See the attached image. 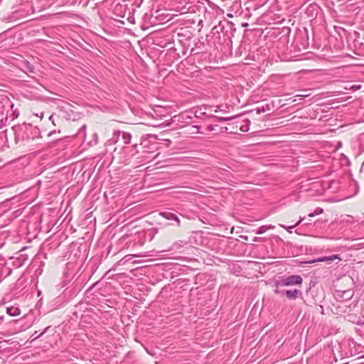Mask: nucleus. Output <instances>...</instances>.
<instances>
[{"mask_svg": "<svg viewBox=\"0 0 364 364\" xmlns=\"http://www.w3.org/2000/svg\"><path fill=\"white\" fill-rule=\"evenodd\" d=\"M303 282V279L300 275H289L283 276L279 279L274 281V287L279 289L282 287H291L295 285H301Z\"/></svg>", "mask_w": 364, "mask_h": 364, "instance_id": "f257e3e1", "label": "nucleus"}, {"mask_svg": "<svg viewBox=\"0 0 364 364\" xmlns=\"http://www.w3.org/2000/svg\"><path fill=\"white\" fill-rule=\"evenodd\" d=\"M274 291L275 294L277 295H285L286 297L290 300H295L300 297L302 294L301 291L296 289L290 290H282L280 288L277 289L275 287Z\"/></svg>", "mask_w": 364, "mask_h": 364, "instance_id": "f03ea898", "label": "nucleus"}, {"mask_svg": "<svg viewBox=\"0 0 364 364\" xmlns=\"http://www.w3.org/2000/svg\"><path fill=\"white\" fill-rule=\"evenodd\" d=\"M159 215L166 220H172L177 223V226H180V220L178 217L173 213L166 210L160 212Z\"/></svg>", "mask_w": 364, "mask_h": 364, "instance_id": "7ed1b4c3", "label": "nucleus"}, {"mask_svg": "<svg viewBox=\"0 0 364 364\" xmlns=\"http://www.w3.org/2000/svg\"><path fill=\"white\" fill-rule=\"evenodd\" d=\"M114 134L117 137L121 136L124 141V144H128L131 141L132 134L129 132H123V131H117L114 132Z\"/></svg>", "mask_w": 364, "mask_h": 364, "instance_id": "20e7f679", "label": "nucleus"}, {"mask_svg": "<svg viewBox=\"0 0 364 364\" xmlns=\"http://www.w3.org/2000/svg\"><path fill=\"white\" fill-rule=\"evenodd\" d=\"M145 256H147V255L146 254H140L139 255H127L126 256H124L120 261H119V263L120 264H125L128 262H132V263H135L136 262L135 261H132V259L136 257H145Z\"/></svg>", "mask_w": 364, "mask_h": 364, "instance_id": "39448f33", "label": "nucleus"}, {"mask_svg": "<svg viewBox=\"0 0 364 364\" xmlns=\"http://www.w3.org/2000/svg\"><path fill=\"white\" fill-rule=\"evenodd\" d=\"M336 259H340L338 255H333L328 257H321L316 260L309 262V263H314L315 262H328L335 260Z\"/></svg>", "mask_w": 364, "mask_h": 364, "instance_id": "423d86ee", "label": "nucleus"}, {"mask_svg": "<svg viewBox=\"0 0 364 364\" xmlns=\"http://www.w3.org/2000/svg\"><path fill=\"white\" fill-rule=\"evenodd\" d=\"M6 313L11 316H16L21 314V310L18 307L10 306L6 309Z\"/></svg>", "mask_w": 364, "mask_h": 364, "instance_id": "0eeeda50", "label": "nucleus"}, {"mask_svg": "<svg viewBox=\"0 0 364 364\" xmlns=\"http://www.w3.org/2000/svg\"><path fill=\"white\" fill-rule=\"evenodd\" d=\"M274 228V225H262L259 228V229L257 230V231L256 232V234L257 235H262L263 233H264L266 231L269 230H272Z\"/></svg>", "mask_w": 364, "mask_h": 364, "instance_id": "6e6552de", "label": "nucleus"}, {"mask_svg": "<svg viewBox=\"0 0 364 364\" xmlns=\"http://www.w3.org/2000/svg\"><path fill=\"white\" fill-rule=\"evenodd\" d=\"M271 109L270 105L269 104H266L262 107H257L255 109L257 114H260L261 113H264L267 111H269Z\"/></svg>", "mask_w": 364, "mask_h": 364, "instance_id": "1a4fd4ad", "label": "nucleus"}, {"mask_svg": "<svg viewBox=\"0 0 364 364\" xmlns=\"http://www.w3.org/2000/svg\"><path fill=\"white\" fill-rule=\"evenodd\" d=\"M304 220V217H303V218L300 217L299 220L297 223H296L294 225L286 227V226H284L283 225H280V226L282 228H284L285 230H287L289 232L291 233L292 232V229H294L295 227L299 225Z\"/></svg>", "mask_w": 364, "mask_h": 364, "instance_id": "9d476101", "label": "nucleus"}, {"mask_svg": "<svg viewBox=\"0 0 364 364\" xmlns=\"http://www.w3.org/2000/svg\"><path fill=\"white\" fill-rule=\"evenodd\" d=\"M23 66L25 68V69L31 73H34V70H35V68H34V66L33 65H31L29 61L28 60H25L23 62Z\"/></svg>", "mask_w": 364, "mask_h": 364, "instance_id": "9b49d317", "label": "nucleus"}, {"mask_svg": "<svg viewBox=\"0 0 364 364\" xmlns=\"http://www.w3.org/2000/svg\"><path fill=\"white\" fill-rule=\"evenodd\" d=\"M208 117L214 118L215 122H225L231 120L232 119L235 118V117H217V116H210Z\"/></svg>", "mask_w": 364, "mask_h": 364, "instance_id": "f8f14e48", "label": "nucleus"}, {"mask_svg": "<svg viewBox=\"0 0 364 364\" xmlns=\"http://www.w3.org/2000/svg\"><path fill=\"white\" fill-rule=\"evenodd\" d=\"M86 125L85 124H83L80 128V129L78 130V132H77V136L79 137H82L83 138V139L85 140V136H86V133H85V131H86Z\"/></svg>", "mask_w": 364, "mask_h": 364, "instance_id": "ddd939ff", "label": "nucleus"}, {"mask_svg": "<svg viewBox=\"0 0 364 364\" xmlns=\"http://www.w3.org/2000/svg\"><path fill=\"white\" fill-rule=\"evenodd\" d=\"M185 242L183 241H178L173 244L172 245V250H178L181 247H182L184 245Z\"/></svg>", "mask_w": 364, "mask_h": 364, "instance_id": "4468645a", "label": "nucleus"}, {"mask_svg": "<svg viewBox=\"0 0 364 364\" xmlns=\"http://www.w3.org/2000/svg\"><path fill=\"white\" fill-rule=\"evenodd\" d=\"M191 112H185L183 113H181L178 117L181 118L183 119H192Z\"/></svg>", "mask_w": 364, "mask_h": 364, "instance_id": "2eb2a0df", "label": "nucleus"}, {"mask_svg": "<svg viewBox=\"0 0 364 364\" xmlns=\"http://www.w3.org/2000/svg\"><path fill=\"white\" fill-rule=\"evenodd\" d=\"M19 115V112L18 110H14L12 112V113L11 114V115L9 116L10 118H11V120H14L15 119H16Z\"/></svg>", "mask_w": 364, "mask_h": 364, "instance_id": "dca6fc26", "label": "nucleus"}, {"mask_svg": "<svg viewBox=\"0 0 364 364\" xmlns=\"http://www.w3.org/2000/svg\"><path fill=\"white\" fill-rule=\"evenodd\" d=\"M7 120H8L7 116L5 117V119L2 118L0 119V128L6 126Z\"/></svg>", "mask_w": 364, "mask_h": 364, "instance_id": "f3484780", "label": "nucleus"}, {"mask_svg": "<svg viewBox=\"0 0 364 364\" xmlns=\"http://www.w3.org/2000/svg\"><path fill=\"white\" fill-rule=\"evenodd\" d=\"M323 209L321 208H317L314 212L316 215H320L323 213Z\"/></svg>", "mask_w": 364, "mask_h": 364, "instance_id": "a211bd4d", "label": "nucleus"}, {"mask_svg": "<svg viewBox=\"0 0 364 364\" xmlns=\"http://www.w3.org/2000/svg\"><path fill=\"white\" fill-rule=\"evenodd\" d=\"M48 328V327L46 328L42 333H41L39 335H37L33 340H36V339L40 338L42 335H43L47 331Z\"/></svg>", "mask_w": 364, "mask_h": 364, "instance_id": "6ab92c4d", "label": "nucleus"}, {"mask_svg": "<svg viewBox=\"0 0 364 364\" xmlns=\"http://www.w3.org/2000/svg\"><path fill=\"white\" fill-rule=\"evenodd\" d=\"M215 130V126L214 125H212V124H210L207 127V131L208 132H213Z\"/></svg>", "mask_w": 364, "mask_h": 364, "instance_id": "aec40b11", "label": "nucleus"}, {"mask_svg": "<svg viewBox=\"0 0 364 364\" xmlns=\"http://www.w3.org/2000/svg\"><path fill=\"white\" fill-rule=\"evenodd\" d=\"M240 130L242 132H247L249 130V128H248V126L245 125V126H242L240 127Z\"/></svg>", "mask_w": 364, "mask_h": 364, "instance_id": "412c9836", "label": "nucleus"}, {"mask_svg": "<svg viewBox=\"0 0 364 364\" xmlns=\"http://www.w3.org/2000/svg\"><path fill=\"white\" fill-rule=\"evenodd\" d=\"M94 138H95L94 144H96L97 143V139H98V136L96 132L94 133Z\"/></svg>", "mask_w": 364, "mask_h": 364, "instance_id": "4be33fe9", "label": "nucleus"}, {"mask_svg": "<svg viewBox=\"0 0 364 364\" xmlns=\"http://www.w3.org/2000/svg\"><path fill=\"white\" fill-rule=\"evenodd\" d=\"M198 114H199V112L198 111H196L194 114H195V117H200V115H198ZM200 114H205V113H202V112H200Z\"/></svg>", "mask_w": 364, "mask_h": 364, "instance_id": "5701e85b", "label": "nucleus"}, {"mask_svg": "<svg viewBox=\"0 0 364 364\" xmlns=\"http://www.w3.org/2000/svg\"><path fill=\"white\" fill-rule=\"evenodd\" d=\"M309 217H311V218H312V217L316 216V215L314 214V212H313V213H309Z\"/></svg>", "mask_w": 364, "mask_h": 364, "instance_id": "b1692460", "label": "nucleus"}, {"mask_svg": "<svg viewBox=\"0 0 364 364\" xmlns=\"http://www.w3.org/2000/svg\"><path fill=\"white\" fill-rule=\"evenodd\" d=\"M350 321H351L352 322L355 323V321L354 320V318H350ZM356 323L359 324L360 323L358 321H356Z\"/></svg>", "mask_w": 364, "mask_h": 364, "instance_id": "393cba45", "label": "nucleus"}, {"mask_svg": "<svg viewBox=\"0 0 364 364\" xmlns=\"http://www.w3.org/2000/svg\"><path fill=\"white\" fill-rule=\"evenodd\" d=\"M350 321H351L352 322L355 323V321L354 320V318H350ZM356 323L359 324L360 323L358 321H356Z\"/></svg>", "mask_w": 364, "mask_h": 364, "instance_id": "a878e982", "label": "nucleus"}, {"mask_svg": "<svg viewBox=\"0 0 364 364\" xmlns=\"http://www.w3.org/2000/svg\"><path fill=\"white\" fill-rule=\"evenodd\" d=\"M311 283H312V282H311V283L309 284V286H310V287H309V289L308 290H306V293H307V294H309V292H310V291H311V290H310V289H311Z\"/></svg>", "mask_w": 364, "mask_h": 364, "instance_id": "bb28decb", "label": "nucleus"}, {"mask_svg": "<svg viewBox=\"0 0 364 364\" xmlns=\"http://www.w3.org/2000/svg\"><path fill=\"white\" fill-rule=\"evenodd\" d=\"M53 115H50V117H49V119H50V121H52L53 124H54V122H53Z\"/></svg>", "mask_w": 364, "mask_h": 364, "instance_id": "cd10ccee", "label": "nucleus"}, {"mask_svg": "<svg viewBox=\"0 0 364 364\" xmlns=\"http://www.w3.org/2000/svg\"><path fill=\"white\" fill-rule=\"evenodd\" d=\"M242 26L243 27H247V26H248V23H242Z\"/></svg>", "mask_w": 364, "mask_h": 364, "instance_id": "c85d7f7f", "label": "nucleus"}, {"mask_svg": "<svg viewBox=\"0 0 364 364\" xmlns=\"http://www.w3.org/2000/svg\"><path fill=\"white\" fill-rule=\"evenodd\" d=\"M300 96L305 97L309 96V95H305V93H303V95H301Z\"/></svg>", "mask_w": 364, "mask_h": 364, "instance_id": "c756f323", "label": "nucleus"}, {"mask_svg": "<svg viewBox=\"0 0 364 364\" xmlns=\"http://www.w3.org/2000/svg\"><path fill=\"white\" fill-rule=\"evenodd\" d=\"M300 96L305 97L309 96V95H305V93H303V95H301Z\"/></svg>", "mask_w": 364, "mask_h": 364, "instance_id": "7c9ffc66", "label": "nucleus"}, {"mask_svg": "<svg viewBox=\"0 0 364 364\" xmlns=\"http://www.w3.org/2000/svg\"><path fill=\"white\" fill-rule=\"evenodd\" d=\"M195 127L198 129V132H199L200 127L199 126H196Z\"/></svg>", "mask_w": 364, "mask_h": 364, "instance_id": "2f4dec72", "label": "nucleus"}, {"mask_svg": "<svg viewBox=\"0 0 364 364\" xmlns=\"http://www.w3.org/2000/svg\"><path fill=\"white\" fill-rule=\"evenodd\" d=\"M25 127H26V128H27L28 127L30 129L31 128V124L26 125Z\"/></svg>", "mask_w": 364, "mask_h": 364, "instance_id": "473e14b6", "label": "nucleus"}, {"mask_svg": "<svg viewBox=\"0 0 364 364\" xmlns=\"http://www.w3.org/2000/svg\"><path fill=\"white\" fill-rule=\"evenodd\" d=\"M259 238H258V237H255L254 241H255V242L258 241V240H259Z\"/></svg>", "mask_w": 364, "mask_h": 364, "instance_id": "72a5a7b5", "label": "nucleus"}, {"mask_svg": "<svg viewBox=\"0 0 364 364\" xmlns=\"http://www.w3.org/2000/svg\"><path fill=\"white\" fill-rule=\"evenodd\" d=\"M0 139H2V134L0 133Z\"/></svg>", "mask_w": 364, "mask_h": 364, "instance_id": "f704fd0d", "label": "nucleus"}, {"mask_svg": "<svg viewBox=\"0 0 364 364\" xmlns=\"http://www.w3.org/2000/svg\"><path fill=\"white\" fill-rule=\"evenodd\" d=\"M34 334L35 336H37V331H35Z\"/></svg>", "mask_w": 364, "mask_h": 364, "instance_id": "c9c22d12", "label": "nucleus"}, {"mask_svg": "<svg viewBox=\"0 0 364 364\" xmlns=\"http://www.w3.org/2000/svg\"><path fill=\"white\" fill-rule=\"evenodd\" d=\"M34 334L35 336H37V331H35Z\"/></svg>", "mask_w": 364, "mask_h": 364, "instance_id": "e433bc0d", "label": "nucleus"}]
</instances>
